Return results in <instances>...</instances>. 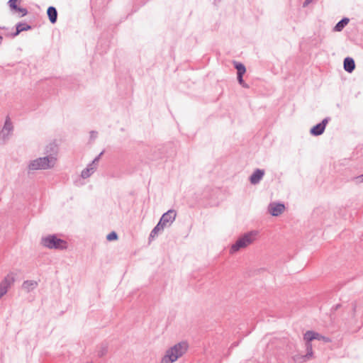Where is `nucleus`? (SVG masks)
<instances>
[{
  "label": "nucleus",
  "mask_w": 363,
  "mask_h": 363,
  "mask_svg": "<svg viewBox=\"0 0 363 363\" xmlns=\"http://www.w3.org/2000/svg\"><path fill=\"white\" fill-rule=\"evenodd\" d=\"M303 339L306 342H307V354H306V355H305L303 357H295V360L298 362H306L307 359L312 358L313 349H312L311 344L309 343L311 341H312L313 340H322L325 342H330V338L323 336L320 334H319L316 332L312 331V330L306 331L303 335Z\"/></svg>",
  "instance_id": "obj_1"
},
{
  "label": "nucleus",
  "mask_w": 363,
  "mask_h": 363,
  "mask_svg": "<svg viewBox=\"0 0 363 363\" xmlns=\"http://www.w3.org/2000/svg\"><path fill=\"white\" fill-rule=\"evenodd\" d=\"M12 124L10 121H6L3 129V131L7 130L8 133H10L12 130Z\"/></svg>",
  "instance_id": "obj_21"
},
{
  "label": "nucleus",
  "mask_w": 363,
  "mask_h": 363,
  "mask_svg": "<svg viewBox=\"0 0 363 363\" xmlns=\"http://www.w3.org/2000/svg\"><path fill=\"white\" fill-rule=\"evenodd\" d=\"M48 16L52 23H55L57 21V13L55 8L50 6L47 11Z\"/></svg>",
  "instance_id": "obj_13"
},
{
  "label": "nucleus",
  "mask_w": 363,
  "mask_h": 363,
  "mask_svg": "<svg viewBox=\"0 0 363 363\" xmlns=\"http://www.w3.org/2000/svg\"><path fill=\"white\" fill-rule=\"evenodd\" d=\"M118 236L115 232H111L107 235V240L108 241H113L117 240Z\"/></svg>",
  "instance_id": "obj_23"
},
{
  "label": "nucleus",
  "mask_w": 363,
  "mask_h": 363,
  "mask_svg": "<svg viewBox=\"0 0 363 363\" xmlns=\"http://www.w3.org/2000/svg\"><path fill=\"white\" fill-rule=\"evenodd\" d=\"M30 28V27L29 26H28L27 24H26V23H19V24H18L17 26H16V32L15 33V35H18L22 31L29 30Z\"/></svg>",
  "instance_id": "obj_16"
},
{
  "label": "nucleus",
  "mask_w": 363,
  "mask_h": 363,
  "mask_svg": "<svg viewBox=\"0 0 363 363\" xmlns=\"http://www.w3.org/2000/svg\"><path fill=\"white\" fill-rule=\"evenodd\" d=\"M238 79L240 84L244 85L243 79H242V75H238Z\"/></svg>",
  "instance_id": "obj_24"
},
{
  "label": "nucleus",
  "mask_w": 363,
  "mask_h": 363,
  "mask_svg": "<svg viewBox=\"0 0 363 363\" xmlns=\"http://www.w3.org/2000/svg\"><path fill=\"white\" fill-rule=\"evenodd\" d=\"M311 0H306L304 3V6H306L308 5L310 2H311Z\"/></svg>",
  "instance_id": "obj_25"
},
{
  "label": "nucleus",
  "mask_w": 363,
  "mask_h": 363,
  "mask_svg": "<svg viewBox=\"0 0 363 363\" xmlns=\"http://www.w3.org/2000/svg\"><path fill=\"white\" fill-rule=\"evenodd\" d=\"M188 345L186 342H179L167 350L162 358L160 363H174L182 357L187 351Z\"/></svg>",
  "instance_id": "obj_2"
},
{
  "label": "nucleus",
  "mask_w": 363,
  "mask_h": 363,
  "mask_svg": "<svg viewBox=\"0 0 363 363\" xmlns=\"http://www.w3.org/2000/svg\"><path fill=\"white\" fill-rule=\"evenodd\" d=\"M1 40V38L0 37V40Z\"/></svg>",
  "instance_id": "obj_27"
},
{
  "label": "nucleus",
  "mask_w": 363,
  "mask_h": 363,
  "mask_svg": "<svg viewBox=\"0 0 363 363\" xmlns=\"http://www.w3.org/2000/svg\"><path fill=\"white\" fill-rule=\"evenodd\" d=\"M269 212L273 216L281 215L285 210V206L282 203H272L268 207Z\"/></svg>",
  "instance_id": "obj_6"
},
{
  "label": "nucleus",
  "mask_w": 363,
  "mask_h": 363,
  "mask_svg": "<svg viewBox=\"0 0 363 363\" xmlns=\"http://www.w3.org/2000/svg\"><path fill=\"white\" fill-rule=\"evenodd\" d=\"M235 65L238 70V75H243L245 73L246 69L242 64L236 62Z\"/></svg>",
  "instance_id": "obj_17"
},
{
  "label": "nucleus",
  "mask_w": 363,
  "mask_h": 363,
  "mask_svg": "<svg viewBox=\"0 0 363 363\" xmlns=\"http://www.w3.org/2000/svg\"><path fill=\"white\" fill-rule=\"evenodd\" d=\"M94 172V168L89 167L82 172V177L83 178L89 177Z\"/></svg>",
  "instance_id": "obj_18"
},
{
  "label": "nucleus",
  "mask_w": 363,
  "mask_h": 363,
  "mask_svg": "<svg viewBox=\"0 0 363 363\" xmlns=\"http://www.w3.org/2000/svg\"><path fill=\"white\" fill-rule=\"evenodd\" d=\"M264 172L261 169H257L250 177V182L253 184H257L262 178Z\"/></svg>",
  "instance_id": "obj_11"
},
{
  "label": "nucleus",
  "mask_w": 363,
  "mask_h": 363,
  "mask_svg": "<svg viewBox=\"0 0 363 363\" xmlns=\"http://www.w3.org/2000/svg\"><path fill=\"white\" fill-rule=\"evenodd\" d=\"M257 232H250L240 237L235 244L231 246L230 253H235L241 249L245 248L252 244L256 239Z\"/></svg>",
  "instance_id": "obj_4"
},
{
  "label": "nucleus",
  "mask_w": 363,
  "mask_h": 363,
  "mask_svg": "<svg viewBox=\"0 0 363 363\" xmlns=\"http://www.w3.org/2000/svg\"><path fill=\"white\" fill-rule=\"evenodd\" d=\"M355 67L354 61L352 58L346 57L344 60V69L348 72H352Z\"/></svg>",
  "instance_id": "obj_12"
},
{
  "label": "nucleus",
  "mask_w": 363,
  "mask_h": 363,
  "mask_svg": "<svg viewBox=\"0 0 363 363\" xmlns=\"http://www.w3.org/2000/svg\"><path fill=\"white\" fill-rule=\"evenodd\" d=\"M20 0H10L9 1V6L13 10H16L18 8V2Z\"/></svg>",
  "instance_id": "obj_22"
},
{
  "label": "nucleus",
  "mask_w": 363,
  "mask_h": 363,
  "mask_svg": "<svg viewBox=\"0 0 363 363\" xmlns=\"http://www.w3.org/2000/svg\"><path fill=\"white\" fill-rule=\"evenodd\" d=\"M38 286V282L34 280H28L23 283L22 284V289L26 291L29 292L34 289H35Z\"/></svg>",
  "instance_id": "obj_9"
},
{
  "label": "nucleus",
  "mask_w": 363,
  "mask_h": 363,
  "mask_svg": "<svg viewBox=\"0 0 363 363\" xmlns=\"http://www.w3.org/2000/svg\"><path fill=\"white\" fill-rule=\"evenodd\" d=\"M43 246L49 249L65 250L68 247L67 242L57 238L56 235H50L41 240Z\"/></svg>",
  "instance_id": "obj_3"
},
{
  "label": "nucleus",
  "mask_w": 363,
  "mask_h": 363,
  "mask_svg": "<svg viewBox=\"0 0 363 363\" xmlns=\"http://www.w3.org/2000/svg\"><path fill=\"white\" fill-rule=\"evenodd\" d=\"M15 280H16L15 274L13 272H11L5 277V278L1 283L9 289L11 287V286L14 283Z\"/></svg>",
  "instance_id": "obj_10"
},
{
  "label": "nucleus",
  "mask_w": 363,
  "mask_h": 363,
  "mask_svg": "<svg viewBox=\"0 0 363 363\" xmlns=\"http://www.w3.org/2000/svg\"><path fill=\"white\" fill-rule=\"evenodd\" d=\"M349 19L348 18H344L340 22H338L336 26H335V31H341L343 28L348 23Z\"/></svg>",
  "instance_id": "obj_15"
},
{
  "label": "nucleus",
  "mask_w": 363,
  "mask_h": 363,
  "mask_svg": "<svg viewBox=\"0 0 363 363\" xmlns=\"http://www.w3.org/2000/svg\"><path fill=\"white\" fill-rule=\"evenodd\" d=\"M363 181V175L359 177Z\"/></svg>",
  "instance_id": "obj_26"
},
{
  "label": "nucleus",
  "mask_w": 363,
  "mask_h": 363,
  "mask_svg": "<svg viewBox=\"0 0 363 363\" xmlns=\"http://www.w3.org/2000/svg\"><path fill=\"white\" fill-rule=\"evenodd\" d=\"M15 12L18 13L20 16H24L27 14V11L26 9L21 8L18 6L17 9L15 10Z\"/></svg>",
  "instance_id": "obj_20"
},
{
  "label": "nucleus",
  "mask_w": 363,
  "mask_h": 363,
  "mask_svg": "<svg viewBox=\"0 0 363 363\" xmlns=\"http://www.w3.org/2000/svg\"><path fill=\"white\" fill-rule=\"evenodd\" d=\"M175 217L176 213L174 211H169L162 216L160 221L162 223L163 225H167V224L173 222Z\"/></svg>",
  "instance_id": "obj_8"
},
{
  "label": "nucleus",
  "mask_w": 363,
  "mask_h": 363,
  "mask_svg": "<svg viewBox=\"0 0 363 363\" xmlns=\"http://www.w3.org/2000/svg\"><path fill=\"white\" fill-rule=\"evenodd\" d=\"M328 123L327 119H324L322 123L317 124L314 127H313L311 130V133L313 135H321L325 128L326 124Z\"/></svg>",
  "instance_id": "obj_7"
},
{
  "label": "nucleus",
  "mask_w": 363,
  "mask_h": 363,
  "mask_svg": "<svg viewBox=\"0 0 363 363\" xmlns=\"http://www.w3.org/2000/svg\"><path fill=\"white\" fill-rule=\"evenodd\" d=\"M9 288L2 284H0V298L5 295L8 291Z\"/></svg>",
  "instance_id": "obj_19"
},
{
  "label": "nucleus",
  "mask_w": 363,
  "mask_h": 363,
  "mask_svg": "<svg viewBox=\"0 0 363 363\" xmlns=\"http://www.w3.org/2000/svg\"><path fill=\"white\" fill-rule=\"evenodd\" d=\"M55 162L56 158L53 157H40L33 160L30 163L28 168L31 170L46 169L52 167L55 165Z\"/></svg>",
  "instance_id": "obj_5"
},
{
  "label": "nucleus",
  "mask_w": 363,
  "mask_h": 363,
  "mask_svg": "<svg viewBox=\"0 0 363 363\" xmlns=\"http://www.w3.org/2000/svg\"><path fill=\"white\" fill-rule=\"evenodd\" d=\"M164 226L165 225H163V223L160 221L159 223L152 230L150 237L154 238V237L157 236L159 233H160L161 231L163 230Z\"/></svg>",
  "instance_id": "obj_14"
}]
</instances>
